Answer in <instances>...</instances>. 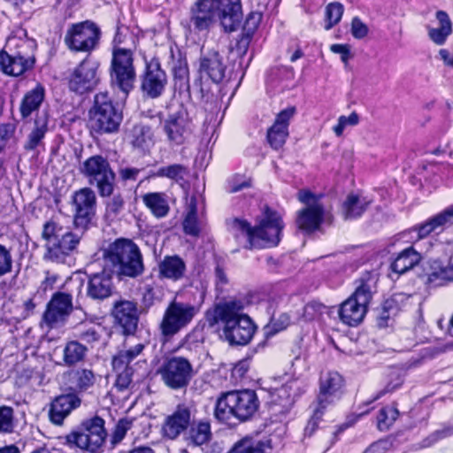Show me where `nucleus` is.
I'll use <instances>...</instances> for the list:
<instances>
[{
    "instance_id": "nucleus-29",
    "label": "nucleus",
    "mask_w": 453,
    "mask_h": 453,
    "mask_svg": "<svg viewBox=\"0 0 453 453\" xmlns=\"http://www.w3.org/2000/svg\"><path fill=\"white\" fill-rule=\"evenodd\" d=\"M379 274L375 272L364 273L356 281V288L352 297L368 305L372 296L377 292Z\"/></svg>"
},
{
    "instance_id": "nucleus-21",
    "label": "nucleus",
    "mask_w": 453,
    "mask_h": 453,
    "mask_svg": "<svg viewBox=\"0 0 453 453\" xmlns=\"http://www.w3.org/2000/svg\"><path fill=\"white\" fill-rule=\"evenodd\" d=\"M343 385V378L337 372H328L323 374L320 377L317 405L326 409L339 400L342 394Z\"/></svg>"
},
{
    "instance_id": "nucleus-18",
    "label": "nucleus",
    "mask_w": 453,
    "mask_h": 453,
    "mask_svg": "<svg viewBox=\"0 0 453 453\" xmlns=\"http://www.w3.org/2000/svg\"><path fill=\"white\" fill-rule=\"evenodd\" d=\"M75 208L73 223L76 228L86 229L95 215L96 196L90 188L76 191L73 196Z\"/></svg>"
},
{
    "instance_id": "nucleus-37",
    "label": "nucleus",
    "mask_w": 453,
    "mask_h": 453,
    "mask_svg": "<svg viewBox=\"0 0 453 453\" xmlns=\"http://www.w3.org/2000/svg\"><path fill=\"white\" fill-rule=\"evenodd\" d=\"M33 67L34 65L23 61L22 58H12L4 49L0 52V68L5 74L17 77Z\"/></svg>"
},
{
    "instance_id": "nucleus-50",
    "label": "nucleus",
    "mask_w": 453,
    "mask_h": 453,
    "mask_svg": "<svg viewBox=\"0 0 453 453\" xmlns=\"http://www.w3.org/2000/svg\"><path fill=\"white\" fill-rule=\"evenodd\" d=\"M403 383V378L402 373L397 370H393L388 374V381L385 388L380 390L373 400H377L388 393H391L395 389L399 388Z\"/></svg>"
},
{
    "instance_id": "nucleus-54",
    "label": "nucleus",
    "mask_w": 453,
    "mask_h": 453,
    "mask_svg": "<svg viewBox=\"0 0 453 453\" xmlns=\"http://www.w3.org/2000/svg\"><path fill=\"white\" fill-rule=\"evenodd\" d=\"M289 323V317L287 314H280L278 319H273L270 323L265 326V334L267 336L274 335L275 334L286 329Z\"/></svg>"
},
{
    "instance_id": "nucleus-17",
    "label": "nucleus",
    "mask_w": 453,
    "mask_h": 453,
    "mask_svg": "<svg viewBox=\"0 0 453 453\" xmlns=\"http://www.w3.org/2000/svg\"><path fill=\"white\" fill-rule=\"evenodd\" d=\"M192 127L188 113L183 108L169 114L163 124L167 139L176 145H180L185 142L192 133Z\"/></svg>"
},
{
    "instance_id": "nucleus-62",
    "label": "nucleus",
    "mask_w": 453,
    "mask_h": 453,
    "mask_svg": "<svg viewBox=\"0 0 453 453\" xmlns=\"http://www.w3.org/2000/svg\"><path fill=\"white\" fill-rule=\"evenodd\" d=\"M116 372L117 379L115 381V387L119 391H123L127 389L132 382L133 370L119 371Z\"/></svg>"
},
{
    "instance_id": "nucleus-56",
    "label": "nucleus",
    "mask_w": 453,
    "mask_h": 453,
    "mask_svg": "<svg viewBox=\"0 0 453 453\" xmlns=\"http://www.w3.org/2000/svg\"><path fill=\"white\" fill-rule=\"evenodd\" d=\"M142 169L134 167L128 165H120L118 168L119 178L122 182H129L137 180Z\"/></svg>"
},
{
    "instance_id": "nucleus-10",
    "label": "nucleus",
    "mask_w": 453,
    "mask_h": 453,
    "mask_svg": "<svg viewBox=\"0 0 453 453\" xmlns=\"http://www.w3.org/2000/svg\"><path fill=\"white\" fill-rule=\"evenodd\" d=\"M80 172L89 185L96 188L101 197L113 194L116 173L106 157L102 155L89 157L81 165Z\"/></svg>"
},
{
    "instance_id": "nucleus-40",
    "label": "nucleus",
    "mask_w": 453,
    "mask_h": 453,
    "mask_svg": "<svg viewBox=\"0 0 453 453\" xmlns=\"http://www.w3.org/2000/svg\"><path fill=\"white\" fill-rule=\"evenodd\" d=\"M143 203L157 218L165 217L170 211L167 196L163 192H150L142 196Z\"/></svg>"
},
{
    "instance_id": "nucleus-2",
    "label": "nucleus",
    "mask_w": 453,
    "mask_h": 453,
    "mask_svg": "<svg viewBox=\"0 0 453 453\" xmlns=\"http://www.w3.org/2000/svg\"><path fill=\"white\" fill-rule=\"evenodd\" d=\"M79 229L77 228V232L65 231L56 220L45 222L42 232V238L45 241L43 259L56 264H65L77 251L83 234V231L79 233Z\"/></svg>"
},
{
    "instance_id": "nucleus-12",
    "label": "nucleus",
    "mask_w": 453,
    "mask_h": 453,
    "mask_svg": "<svg viewBox=\"0 0 453 453\" xmlns=\"http://www.w3.org/2000/svg\"><path fill=\"white\" fill-rule=\"evenodd\" d=\"M83 282L80 279L70 280L65 282V288L69 290L65 292H56L47 304L43 314L44 322L50 327L63 324L73 311V288L77 296L81 293Z\"/></svg>"
},
{
    "instance_id": "nucleus-44",
    "label": "nucleus",
    "mask_w": 453,
    "mask_h": 453,
    "mask_svg": "<svg viewBox=\"0 0 453 453\" xmlns=\"http://www.w3.org/2000/svg\"><path fill=\"white\" fill-rule=\"evenodd\" d=\"M267 448L265 441L249 436L239 440L232 447L234 453H267Z\"/></svg>"
},
{
    "instance_id": "nucleus-60",
    "label": "nucleus",
    "mask_w": 453,
    "mask_h": 453,
    "mask_svg": "<svg viewBox=\"0 0 453 453\" xmlns=\"http://www.w3.org/2000/svg\"><path fill=\"white\" fill-rule=\"evenodd\" d=\"M16 125L13 123L0 124V151L4 148L6 142L13 136Z\"/></svg>"
},
{
    "instance_id": "nucleus-8",
    "label": "nucleus",
    "mask_w": 453,
    "mask_h": 453,
    "mask_svg": "<svg viewBox=\"0 0 453 453\" xmlns=\"http://www.w3.org/2000/svg\"><path fill=\"white\" fill-rule=\"evenodd\" d=\"M123 116L107 92L97 93L89 111L88 125L98 134H111L119 130Z\"/></svg>"
},
{
    "instance_id": "nucleus-7",
    "label": "nucleus",
    "mask_w": 453,
    "mask_h": 453,
    "mask_svg": "<svg viewBox=\"0 0 453 453\" xmlns=\"http://www.w3.org/2000/svg\"><path fill=\"white\" fill-rule=\"evenodd\" d=\"M108 436L105 421L99 416L86 418L65 436L69 446L87 453H100Z\"/></svg>"
},
{
    "instance_id": "nucleus-52",
    "label": "nucleus",
    "mask_w": 453,
    "mask_h": 453,
    "mask_svg": "<svg viewBox=\"0 0 453 453\" xmlns=\"http://www.w3.org/2000/svg\"><path fill=\"white\" fill-rule=\"evenodd\" d=\"M132 421L127 418H121L118 421L111 435L112 446L119 444L126 436L127 432L131 428Z\"/></svg>"
},
{
    "instance_id": "nucleus-39",
    "label": "nucleus",
    "mask_w": 453,
    "mask_h": 453,
    "mask_svg": "<svg viewBox=\"0 0 453 453\" xmlns=\"http://www.w3.org/2000/svg\"><path fill=\"white\" fill-rule=\"evenodd\" d=\"M421 258L420 252L412 246L408 247L398 254L391 264V269L398 274H403L416 266Z\"/></svg>"
},
{
    "instance_id": "nucleus-5",
    "label": "nucleus",
    "mask_w": 453,
    "mask_h": 453,
    "mask_svg": "<svg viewBox=\"0 0 453 453\" xmlns=\"http://www.w3.org/2000/svg\"><path fill=\"white\" fill-rule=\"evenodd\" d=\"M104 257L119 275L135 278L144 271L140 249L129 239H117L105 250Z\"/></svg>"
},
{
    "instance_id": "nucleus-53",
    "label": "nucleus",
    "mask_w": 453,
    "mask_h": 453,
    "mask_svg": "<svg viewBox=\"0 0 453 453\" xmlns=\"http://www.w3.org/2000/svg\"><path fill=\"white\" fill-rule=\"evenodd\" d=\"M13 267L12 249L0 244V277L10 273Z\"/></svg>"
},
{
    "instance_id": "nucleus-15",
    "label": "nucleus",
    "mask_w": 453,
    "mask_h": 453,
    "mask_svg": "<svg viewBox=\"0 0 453 453\" xmlns=\"http://www.w3.org/2000/svg\"><path fill=\"white\" fill-rule=\"evenodd\" d=\"M100 29L92 21L86 20L72 24L65 35L67 48L75 52H90L98 44Z\"/></svg>"
},
{
    "instance_id": "nucleus-61",
    "label": "nucleus",
    "mask_w": 453,
    "mask_h": 453,
    "mask_svg": "<svg viewBox=\"0 0 453 453\" xmlns=\"http://www.w3.org/2000/svg\"><path fill=\"white\" fill-rule=\"evenodd\" d=\"M183 230L186 234L198 236L200 227L198 226L197 216L186 215L183 220Z\"/></svg>"
},
{
    "instance_id": "nucleus-35",
    "label": "nucleus",
    "mask_w": 453,
    "mask_h": 453,
    "mask_svg": "<svg viewBox=\"0 0 453 453\" xmlns=\"http://www.w3.org/2000/svg\"><path fill=\"white\" fill-rule=\"evenodd\" d=\"M453 219V205L449 206L442 212L429 219L423 224L413 227L412 231L417 233V239L421 240L428 236L432 232L443 226L447 222Z\"/></svg>"
},
{
    "instance_id": "nucleus-28",
    "label": "nucleus",
    "mask_w": 453,
    "mask_h": 453,
    "mask_svg": "<svg viewBox=\"0 0 453 453\" xmlns=\"http://www.w3.org/2000/svg\"><path fill=\"white\" fill-rule=\"evenodd\" d=\"M367 306L350 296L339 308L340 319L350 326H357L363 321Z\"/></svg>"
},
{
    "instance_id": "nucleus-58",
    "label": "nucleus",
    "mask_w": 453,
    "mask_h": 453,
    "mask_svg": "<svg viewBox=\"0 0 453 453\" xmlns=\"http://www.w3.org/2000/svg\"><path fill=\"white\" fill-rule=\"evenodd\" d=\"M130 364L131 360H129L121 350L113 356L111 360V365L115 372L133 370Z\"/></svg>"
},
{
    "instance_id": "nucleus-24",
    "label": "nucleus",
    "mask_w": 453,
    "mask_h": 453,
    "mask_svg": "<svg viewBox=\"0 0 453 453\" xmlns=\"http://www.w3.org/2000/svg\"><path fill=\"white\" fill-rule=\"evenodd\" d=\"M81 399L76 393H69L57 396L51 403L49 417L55 425H62L70 413L79 408Z\"/></svg>"
},
{
    "instance_id": "nucleus-11",
    "label": "nucleus",
    "mask_w": 453,
    "mask_h": 453,
    "mask_svg": "<svg viewBox=\"0 0 453 453\" xmlns=\"http://www.w3.org/2000/svg\"><path fill=\"white\" fill-rule=\"evenodd\" d=\"M163 384L172 390H183L188 388L195 374L191 362L181 356L164 358L157 370Z\"/></svg>"
},
{
    "instance_id": "nucleus-51",
    "label": "nucleus",
    "mask_w": 453,
    "mask_h": 453,
    "mask_svg": "<svg viewBox=\"0 0 453 453\" xmlns=\"http://www.w3.org/2000/svg\"><path fill=\"white\" fill-rule=\"evenodd\" d=\"M359 122V116L353 111L349 116L342 115L338 118L337 124L333 127V131L336 136L341 137L347 127L357 126Z\"/></svg>"
},
{
    "instance_id": "nucleus-32",
    "label": "nucleus",
    "mask_w": 453,
    "mask_h": 453,
    "mask_svg": "<svg viewBox=\"0 0 453 453\" xmlns=\"http://www.w3.org/2000/svg\"><path fill=\"white\" fill-rule=\"evenodd\" d=\"M45 99V88L42 85L37 84L34 88L27 91L20 103L19 112L22 119L29 118L37 111Z\"/></svg>"
},
{
    "instance_id": "nucleus-48",
    "label": "nucleus",
    "mask_w": 453,
    "mask_h": 453,
    "mask_svg": "<svg viewBox=\"0 0 453 453\" xmlns=\"http://www.w3.org/2000/svg\"><path fill=\"white\" fill-rule=\"evenodd\" d=\"M399 411L395 407L382 408L377 417V426L380 431L388 430L397 418Z\"/></svg>"
},
{
    "instance_id": "nucleus-64",
    "label": "nucleus",
    "mask_w": 453,
    "mask_h": 453,
    "mask_svg": "<svg viewBox=\"0 0 453 453\" xmlns=\"http://www.w3.org/2000/svg\"><path fill=\"white\" fill-rule=\"evenodd\" d=\"M325 408H321L319 405H317L316 409L314 410L313 415L311 418L309 420L306 427H305V434L311 435L313 432L315 431L318 421L321 418L323 413H324Z\"/></svg>"
},
{
    "instance_id": "nucleus-30",
    "label": "nucleus",
    "mask_w": 453,
    "mask_h": 453,
    "mask_svg": "<svg viewBox=\"0 0 453 453\" xmlns=\"http://www.w3.org/2000/svg\"><path fill=\"white\" fill-rule=\"evenodd\" d=\"M372 203V200L359 194H349L342 204V214L345 220L360 218Z\"/></svg>"
},
{
    "instance_id": "nucleus-41",
    "label": "nucleus",
    "mask_w": 453,
    "mask_h": 453,
    "mask_svg": "<svg viewBox=\"0 0 453 453\" xmlns=\"http://www.w3.org/2000/svg\"><path fill=\"white\" fill-rule=\"evenodd\" d=\"M436 19L440 24L439 27L428 29L429 38L437 45H442L447 38L452 34V23L444 11H438L436 12Z\"/></svg>"
},
{
    "instance_id": "nucleus-22",
    "label": "nucleus",
    "mask_w": 453,
    "mask_h": 453,
    "mask_svg": "<svg viewBox=\"0 0 453 453\" xmlns=\"http://www.w3.org/2000/svg\"><path fill=\"white\" fill-rule=\"evenodd\" d=\"M296 112V107H288L280 111L273 125L267 131V141L274 150L280 149L288 136V126L290 119Z\"/></svg>"
},
{
    "instance_id": "nucleus-47",
    "label": "nucleus",
    "mask_w": 453,
    "mask_h": 453,
    "mask_svg": "<svg viewBox=\"0 0 453 453\" xmlns=\"http://www.w3.org/2000/svg\"><path fill=\"white\" fill-rule=\"evenodd\" d=\"M15 426L14 410L10 406H0V434H12Z\"/></svg>"
},
{
    "instance_id": "nucleus-59",
    "label": "nucleus",
    "mask_w": 453,
    "mask_h": 453,
    "mask_svg": "<svg viewBox=\"0 0 453 453\" xmlns=\"http://www.w3.org/2000/svg\"><path fill=\"white\" fill-rule=\"evenodd\" d=\"M326 307L317 301H312L304 306V316L308 319H314L317 316L325 312Z\"/></svg>"
},
{
    "instance_id": "nucleus-46",
    "label": "nucleus",
    "mask_w": 453,
    "mask_h": 453,
    "mask_svg": "<svg viewBox=\"0 0 453 453\" xmlns=\"http://www.w3.org/2000/svg\"><path fill=\"white\" fill-rule=\"evenodd\" d=\"M73 340H78L89 344L99 341L100 334L96 326L90 323H81L73 329Z\"/></svg>"
},
{
    "instance_id": "nucleus-31",
    "label": "nucleus",
    "mask_w": 453,
    "mask_h": 453,
    "mask_svg": "<svg viewBox=\"0 0 453 453\" xmlns=\"http://www.w3.org/2000/svg\"><path fill=\"white\" fill-rule=\"evenodd\" d=\"M219 10L223 12L222 27L226 32L235 31L242 16L241 0H217Z\"/></svg>"
},
{
    "instance_id": "nucleus-26",
    "label": "nucleus",
    "mask_w": 453,
    "mask_h": 453,
    "mask_svg": "<svg viewBox=\"0 0 453 453\" xmlns=\"http://www.w3.org/2000/svg\"><path fill=\"white\" fill-rule=\"evenodd\" d=\"M36 46V42L34 39L12 35L7 39L4 49L6 52L11 53L12 58H22L23 61L35 65Z\"/></svg>"
},
{
    "instance_id": "nucleus-13",
    "label": "nucleus",
    "mask_w": 453,
    "mask_h": 453,
    "mask_svg": "<svg viewBox=\"0 0 453 453\" xmlns=\"http://www.w3.org/2000/svg\"><path fill=\"white\" fill-rule=\"evenodd\" d=\"M223 12L217 0H196L190 6L188 18L181 25L189 33L208 32L218 20L222 24Z\"/></svg>"
},
{
    "instance_id": "nucleus-63",
    "label": "nucleus",
    "mask_w": 453,
    "mask_h": 453,
    "mask_svg": "<svg viewBox=\"0 0 453 453\" xmlns=\"http://www.w3.org/2000/svg\"><path fill=\"white\" fill-rule=\"evenodd\" d=\"M132 144L137 148H143L146 145L147 136L144 127H134L133 129Z\"/></svg>"
},
{
    "instance_id": "nucleus-34",
    "label": "nucleus",
    "mask_w": 453,
    "mask_h": 453,
    "mask_svg": "<svg viewBox=\"0 0 453 453\" xmlns=\"http://www.w3.org/2000/svg\"><path fill=\"white\" fill-rule=\"evenodd\" d=\"M88 352L86 344L78 340H69L63 348V362L62 364L67 367L75 366L85 361Z\"/></svg>"
},
{
    "instance_id": "nucleus-42",
    "label": "nucleus",
    "mask_w": 453,
    "mask_h": 453,
    "mask_svg": "<svg viewBox=\"0 0 453 453\" xmlns=\"http://www.w3.org/2000/svg\"><path fill=\"white\" fill-rule=\"evenodd\" d=\"M188 174V169L181 164H171L160 166L151 176L157 178H166L173 182L180 183L185 180Z\"/></svg>"
},
{
    "instance_id": "nucleus-3",
    "label": "nucleus",
    "mask_w": 453,
    "mask_h": 453,
    "mask_svg": "<svg viewBox=\"0 0 453 453\" xmlns=\"http://www.w3.org/2000/svg\"><path fill=\"white\" fill-rule=\"evenodd\" d=\"M258 407L259 401L254 390H231L221 393L218 397L214 416L226 424H231L233 419L245 422L256 414Z\"/></svg>"
},
{
    "instance_id": "nucleus-6",
    "label": "nucleus",
    "mask_w": 453,
    "mask_h": 453,
    "mask_svg": "<svg viewBox=\"0 0 453 453\" xmlns=\"http://www.w3.org/2000/svg\"><path fill=\"white\" fill-rule=\"evenodd\" d=\"M234 226L247 235L251 246L265 248L279 244L284 224L278 212L266 208L257 226L241 219H235Z\"/></svg>"
},
{
    "instance_id": "nucleus-14",
    "label": "nucleus",
    "mask_w": 453,
    "mask_h": 453,
    "mask_svg": "<svg viewBox=\"0 0 453 453\" xmlns=\"http://www.w3.org/2000/svg\"><path fill=\"white\" fill-rule=\"evenodd\" d=\"M197 312L198 309L193 304L177 301L170 303L159 324V330L164 340H171L187 327Z\"/></svg>"
},
{
    "instance_id": "nucleus-33",
    "label": "nucleus",
    "mask_w": 453,
    "mask_h": 453,
    "mask_svg": "<svg viewBox=\"0 0 453 453\" xmlns=\"http://www.w3.org/2000/svg\"><path fill=\"white\" fill-rule=\"evenodd\" d=\"M186 264L177 255L165 256L158 265V273L161 278L179 280L184 277Z\"/></svg>"
},
{
    "instance_id": "nucleus-27",
    "label": "nucleus",
    "mask_w": 453,
    "mask_h": 453,
    "mask_svg": "<svg viewBox=\"0 0 453 453\" xmlns=\"http://www.w3.org/2000/svg\"><path fill=\"white\" fill-rule=\"evenodd\" d=\"M113 290L111 276L106 271L89 276L87 294L94 300H104L109 297Z\"/></svg>"
},
{
    "instance_id": "nucleus-38",
    "label": "nucleus",
    "mask_w": 453,
    "mask_h": 453,
    "mask_svg": "<svg viewBox=\"0 0 453 453\" xmlns=\"http://www.w3.org/2000/svg\"><path fill=\"white\" fill-rule=\"evenodd\" d=\"M48 123L49 119L46 112L36 114L34 128L28 134L27 141L24 143V149L26 150H33L41 145L48 131Z\"/></svg>"
},
{
    "instance_id": "nucleus-23",
    "label": "nucleus",
    "mask_w": 453,
    "mask_h": 453,
    "mask_svg": "<svg viewBox=\"0 0 453 453\" xmlns=\"http://www.w3.org/2000/svg\"><path fill=\"white\" fill-rule=\"evenodd\" d=\"M115 321L122 327L125 334H134L139 321L137 303L121 300L115 303L112 309Z\"/></svg>"
},
{
    "instance_id": "nucleus-16",
    "label": "nucleus",
    "mask_w": 453,
    "mask_h": 453,
    "mask_svg": "<svg viewBox=\"0 0 453 453\" xmlns=\"http://www.w3.org/2000/svg\"><path fill=\"white\" fill-rule=\"evenodd\" d=\"M99 63L90 58H85L72 73L69 88L72 91L83 94L92 90L99 82Z\"/></svg>"
},
{
    "instance_id": "nucleus-45",
    "label": "nucleus",
    "mask_w": 453,
    "mask_h": 453,
    "mask_svg": "<svg viewBox=\"0 0 453 453\" xmlns=\"http://www.w3.org/2000/svg\"><path fill=\"white\" fill-rule=\"evenodd\" d=\"M449 283L448 265H444L440 261H434L431 265V272L427 274L426 284L436 288Z\"/></svg>"
},
{
    "instance_id": "nucleus-49",
    "label": "nucleus",
    "mask_w": 453,
    "mask_h": 453,
    "mask_svg": "<svg viewBox=\"0 0 453 453\" xmlns=\"http://www.w3.org/2000/svg\"><path fill=\"white\" fill-rule=\"evenodd\" d=\"M344 7L340 3H331L326 8V30L331 29L336 25L342 19L343 14Z\"/></svg>"
},
{
    "instance_id": "nucleus-1",
    "label": "nucleus",
    "mask_w": 453,
    "mask_h": 453,
    "mask_svg": "<svg viewBox=\"0 0 453 453\" xmlns=\"http://www.w3.org/2000/svg\"><path fill=\"white\" fill-rule=\"evenodd\" d=\"M206 320L211 326L219 325L222 336L230 345H246L253 338L257 326L244 312L242 300L219 303L206 312Z\"/></svg>"
},
{
    "instance_id": "nucleus-4",
    "label": "nucleus",
    "mask_w": 453,
    "mask_h": 453,
    "mask_svg": "<svg viewBox=\"0 0 453 453\" xmlns=\"http://www.w3.org/2000/svg\"><path fill=\"white\" fill-rule=\"evenodd\" d=\"M296 197L304 207L297 211L296 225L305 233H313L322 224L333 221L332 207L325 203V196L309 189H300Z\"/></svg>"
},
{
    "instance_id": "nucleus-20",
    "label": "nucleus",
    "mask_w": 453,
    "mask_h": 453,
    "mask_svg": "<svg viewBox=\"0 0 453 453\" xmlns=\"http://www.w3.org/2000/svg\"><path fill=\"white\" fill-rule=\"evenodd\" d=\"M167 83L165 73L161 69L157 59H151L146 64V70L142 79L141 88L150 98L160 96Z\"/></svg>"
},
{
    "instance_id": "nucleus-25",
    "label": "nucleus",
    "mask_w": 453,
    "mask_h": 453,
    "mask_svg": "<svg viewBox=\"0 0 453 453\" xmlns=\"http://www.w3.org/2000/svg\"><path fill=\"white\" fill-rule=\"evenodd\" d=\"M226 65L223 57L216 50L203 52L200 58L199 72L202 76H207L213 82H221L226 76Z\"/></svg>"
},
{
    "instance_id": "nucleus-55",
    "label": "nucleus",
    "mask_w": 453,
    "mask_h": 453,
    "mask_svg": "<svg viewBox=\"0 0 453 453\" xmlns=\"http://www.w3.org/2000/svg\"><path fill=\"white\" fill-rule=\"evenodd\" d=\"M125 208V200L121 194L113 195L106 203V215L115 218L119 216Z\"/></svg>"
},
{
    "instance_id": "nucleus-9",
    "label": "nucleus",
    "mask_w": 453,
    "mask_h": 453,
    "mask_svg": "<svg viewBox=\"0 0 453 453\" xmlns=\"http://www.w3.org/2000/svg\"><path fill=\"white\" fill-rule=\"evenodd\" d=\"M109 74L111 88L120 91L127 97L134 88L136 81L134 56L131 50L120 47L113 49Z\"/></svg>"
},
{
    "instance_id": "nucleus-19",
    "label": "nucleus",
    "mask_w": 453,
    "mask_h": 453,
    "mask_svg": "<svg viewBox=\"0 0 453 453\" xmlns=\"http://www.w3.org/2000/svg\"><path fill=\"white\" fill-rule=\"evenodd\" d=\"M192 413L190 408L184 404H178L170 415L166 416L162 425L164 437L175 440L186 432L191 425Z\"/></svg>"
},
{
    "instance_id": "nucleus-36",
    "label": "nucleus",
    "mask_w": 453,
    "mask_h": 453,
    "mask_svg": "<svg viewBox=\"0 0 453 453\" xmlns=\"http://www.w3.org/2000/svg\"><path fill=\"white\" fill-rule=\"evenodd\" d=\"M66 375L72 384L71 388L73 389V393L76 394L88 391L96 382L94 372L87 368L72 370L68 372Z\"/></svg>"
},
{
    "instance_id": "nucleus-43",
    "label": "nucleus",
    "mask_w": 453,
    "mask_h": 453,
    "mask_svg": "<svg viewBox=\"0 0 453 453\" xmlns=\"http://www.w3.org/2000/svg\"><path fill=\"white\" fill-rule=\"evenodd\" d=\"M187 440L195 446H201L211 439V425L207 421H199L188 427Z\"/></svg>"
},
{
    "instance_id": "nucleus-57",
    "label": "nucleus",
    "mask_w": 453,
    "mask_h": 453,
    "mask_svg": "<svg viewBox=\"0 0 453 453\" xmlns=\"http://www.w3.org/2000/svg\"><path fill=\"white\" fill-rule=\"evenodd\" d=\"M350 30L353 37L359 40L365 38L369 32L368 27L358 17L352 19Z\"/></svg>"
}]
</instances>
